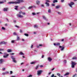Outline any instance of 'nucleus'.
<instances>
[{"mask_svg": "<svg viewBox=\"0 0 77 77\" xmlns=\"http://www.w3.org/2000/svg\"><path fill=\"white\" fill-rule=\"evenodd\" d=\"M10 73L11 74H12L13 73V72H12V71H10Z\"/></svg>", "mask_w": 77, "mask_h": 77, "instance_id": "nucleus-38", "label": "nucleus"}, {"mask_svg": "<svg viewBox=\"0 0 77 77\" xmlns=\"http://www.w3.org/2000/svg\"><path fill=\"white\" fill-rule=\"evenodd\" d=\"M71 66L72 68H74V66H75V65H76L77 64L75 63L74 62L72 61L71 62Z\"/></svg>", "mask_w": 77, "mask_h": 77, "instance_id": "nucleus-3", "label": "nucleus"}, {"mask_svg": "<svg viewBox=\"0 0 77 77\" xmlns=\"http://www.w3.org/2000/svg\"><path fill=\"white\" fill-rule=\"evenodd\" d=\"M57 75H58L59 77H60V73H58L57 74Z\"/></svg>", "mask_w": 77, "mask_h": 77, "instance_id": "nucleus-23", "label": "nucleus"}, {"mask_svg": "<svg viewBox=\"0 0 77 77\" xmlns=\"http://www.w3.org/2000/svg\"><path fill=\"white\" fill-rule=\"evenodd\" d=\"M6 20H7V21H9L8 20V19H6Z\"/></svg>", "mask_w": 77, "mask_h": 77, "instance_id": "nucleus-64", "label": "nucleus"}, {"mask_svg": "<svg viewBox=\"0 0 77 77\" xmlns=\"http://www.w3.org/2000/svg\"><path fill=\"white\" fill-rule=\"evenodd\" d=\"M24 35L26 36H29V35L27 34H24Z\"/></svg>", "mask_w": 77, "mask_h": 77, "instance_id": "nucleus-33", "label": "nucleus"}, {"mask_svg": "<svg viewBox=\"0 0 77 77\" xmlns=\"http://www.w3.org/2000/svg\"><path fill=\"white\" fill-rule=\"evenodd\" d=\"M39 46H40V47H42V45H41V44H40L39 45Z\"/></svg>", "mask_w": 77, "mask_h": 77, "instance_id": "nucleus-47", "label": "nucleus"}, {"mask_svg": "<svg viewBox=\"0 0 77 77\" xmlns=\"http://www.w3.org/2000/svg\"><path fill=\"white\" fill-rule=\"evenodd\" d=\"M60 45V44H59V43H57L56 44V46H58L59 45Z\"/></svg>", "mask_w": 77, "mask_h": 77, "instance_id": "nucleus-26", "label": "nucleus"}, {"mask_svg": "<svg viewBox=\"0 0 77 77\" xmlns=\"http://www.w3.org/2000/svg\"><path fill=\"white\" fill-rule=\"evenodd\" d=\"M77 75V74H75L73 76V77H75V76Z\"/></svg>", "mask_w": 77, "mask_h": 77, "instance_id": "nucleus-42", "label": "nucleus"}, {"mask_svg": "<svg viewBox=\"0 0 77 77\" xmlns=\"http://www.w3.org/2000/svg\"><path fill=\"white\" fill-rule=\"evenodd\" d=\"M11 54V55H13V54H14V53H11V54Z\"/></svg>", "mask_w": 77, "mask_h": 77, "instance_id": "nucleus-53", "label": "nucleus"}, {"mask_svg": "<svg viewBox=\"0 0 77 77\" xmlns=\"http://www.w3.org/2000/svg\"><path fill=\"white\" fill-rule=\"evenodd\" d=\"M2 69L3 70V71H5V68H4Z\"/></svg>", "mask_w": 77, "mask_h": 77, "instance_id": "nucleus-44", "label": "nucleus"}, {"mask_svg": "<svg viewBox=\"0 0 77 77\" xmlns=\"http://www.w3.org/2000/svg\"><path fill=\"white\" fill-rule=\"evenodd\" d=\"M9 56V54H7L6 55H5L3 56L4 57L6 58V57H7L8 56Z\"/></svg>", "mask_w": 77, "mask_h": 77, "instance_id": "nucleus-16", "label": "nucleus"}, {"mask_svg": "<svg viewBox=\"0 0 77 77\" xmlns=\"http://www.w3.org/2000/svg\"><path fill=\"white\" fill-rule=\"evenodd\" d=\"M64 63H66V60H64Z\"/></svg>", "mask_w": 77, "mask_h": 77, "instance_id": "nucleus-45", "label": "nucleus"}, {"mask_svg": "<svg viewBox=\"0 0 77 77\" xmlns=\"http://www.w3.org/2000/svg\"><path fill=\"white\" fill-rule=\"evenodd\" d=\"M34 28H38V25H35L34 26Z\"/></svg>", "mask_w": 77, "mask_h": 77, "instance_id": "nucleus-18", "label": "nucleus"}, {"mask_svg": "<svg viewBox=\"0 0 77 77\" xmlns=\"http://www.w3.org/2000/svg\"><path fill=\"white\" fill-rule=\"evenodd\" d=\"M3 50H4V49H0V51H3Z\"/></svg>", "mask_w": 77, "mask_h": 77, "instance_id": "nucleus-48", "label": "nucleus"}, {"mask_svg": "<svg viewBox=\"0 0 77 77\" xmlns=\"http://www.w3.org/2000/svg\"><path fill=\"white\" fill-rule=\"evenodd\" d=\"M48 13H50V12H51V9H48Z\"/></svg>", "mask_w": 77, "mask_h": 77, "instance_id": "nucleus-29", "label": "nucleus"}, {"mask_svg": "<svg viewBox=\"0 0 77 77\" xmlns=\"http://www.w3.org/2000/svg\"><path fill=\"white\" fill-rule=\"evenodd\" d=\"M8 8H5L3 9V11H8Z\"/></svg>", "mask_w": 77, "mask_h": 77, "instance_id": "nucleus-12", "label": "nucleus"}, {"mask_svg": "<svg viewBox=\"0 0 77 77\" xmlns=\"http://www.w3.org/2000/svg\"><path fill=\"white\" fill-rule=\"evenodd\" d=\"M74 5V3L72 2H71L69 4V5L70 7L72 8V5Z\"/></svg>", "mask_w": 77, "mask_h": 77, "instance_id": "nucleus-6", "label": "nucleus"}, {"mask_svg": "<svg viewBox=\"0 0 77 77\" xmlns=\"http://www.w3.org/2000/svg\"><path fill=\"white\" fill-rule=\"evenodd\" d=\"M14 23H16V20H14Z\"/></svg>", "mask_w": 77, "mask_h": 77, "instance_id": "nucleus-52", "label": "nucleus"}, {"mask_svg": "<svg viewBox=\"0 0 77 77\" xmlns=\"http://www.w3.org/2000/svg\"><path fill=\"white\" fill-rule=\"evenodd\" d=\"M64 41V39H62V40H61V41Z\"/></svg>", "mask_w": 77, "mask_h": 77, "instance_id": "nucleus-62", "label": "nucleus"}, {"mask_svg": "<svg viewBox=\"0 0 77 77\" xmlns=\"http://www.w3.org/2000/svg\"><path fill=\"white\" fill-rule=\"evenodd\" d=\"M60 7V5H57L55 7V8L57 9H59Z\"/></svg>", "mask_w": 77, "mask_h": 77, "instance_id": "nucleus-15", "label": "nucleus"}, {"mask_svg": "<svg viewBox=\"0 0 77 77\" xmlns=\"http://www.w3.org/2000/svg\"><path fill=\"white\" fill-rule=\"evenodd\" d=\"M38 66H36V67H35V69H38Z\"/></svg>", "mask_w": 77, "mask_h": 77, "instance_id": "nucleus-39", "label": "nucleus"}, {"mask_svg": "<svg viewBox=\"0 0 77 77\" xmlns=\"http://www.w3.org/2000/svg\"><path fill=\"white\" fill-rule=\"evenodd\" d=\"M42 17L43 19H44V20L45 21H48V19H47V17H45V16L43 15L42 16Z\"/></svg>", "mask_w": 77, "mask_h": 77, "instance_id": "nucleus-9", "label": "nucleus"}, {"mask_svg": "<svg viewBox=\"0 0 77 77\" xmlns=\"http://www.w3.org/2000/svg\"><path fill=\"white\" fill-rule=\"evenodd\" d=\"M45 2H46L45 3V4L47 7H48L49 6H50V5H49V4L48 3V2H50V1L48 0H46Z\"/></svg>", "mask_w": 77, "mask_h": 77, "instance_id": "nucleus-4", "label": "nucleus"}, {"mask_svg": "<svg viewBox=\"0 0 77 77\" xmlns=\"http://www.w3.org/2000/svg\"><path fill=\"white\" fill-rule=\"evenodd\" d=\"M21 14H22L23 15H26V13H25V12H22V11H20L19 14H18L17 15V17L20 18H23L24 16L23 15H21Z\"/></svg>", "mask_w": 77, "mask_h": 77, "instance_id": "nucleus-2", "label": "nucleus"}, {"mask_svg": "<svg viewBox=\"0 0 77 77\" xmlns=\"http://www.w3.org/2000/svg\"><path fill=\"white\" fill-rule=\"evenodd\" d=\"M48 60L49 62H51L52 59L50 57L48 58Z\"/></svg>", "mask_w": 77, "mask_h": 77, "instance_id": "nucleus-11", "label": "nucleus"}, {"mask_svg": "<svg viewBox=\"0 0 77 77\" xmlns=\"http://www.w3.org/2000/svg\"><path fill=\"white\" fill-rule=\"evenodd\" d=\"M13 35H17V33H16L15 32H14L13 33Z\"/></svg>", "mask_w": 77, "mask_h": 77, "instance_id": "nucleus-34", "label": "nucleus"}, {"mask_svg": "<svg viewBox=\"0 0 77 77\" xmlns=\"http://www.w3.org/2000/svg\"><path fill=\"white\" fill-rule=\"evenodd\" d=\"M36 3L37 5H39L40 4V1L38 0H37L36 1Z\"/></svg>", "mask_w": 77, "mask_h": 77, "instance_id": "nucleus-10", "label": "nucleus"}, {"mask_svg": "<svg viewBox=\"0 0 77 77\" xmlns=\"http://www.w3.org/2000/svg\"><path fill=\"white\" fill-rule=\"evenodd\" d=\"M64 2V0H61V2Z\"/></svg>", "mask_w": 77, "mask_h": 77, "instance_id": "nucleus-49", "label": "nucleus"}, {"mask_svg": "<svg viewBox=\"0 0 77 77\" xmlns=\"http://www.w3.org/2000/svg\"><path fill=\"white\" fill-rule=\"evenodd\" d=\"M57 2V0H54L53 1V3H56Z\"/></svg>", "mask_w": 77, "mask_h": 77, "instance_id": "nucleus-19", "label": "nucleus"}, {"mask_svg": "<svg viewBox=\"0 0 77 77\" xmlns=\"http://www.w3.org/2000/svg\"><path fill=\"white\" fill-rule=\"evenodd\" d=\"M11 59L13 60V62H14V63H17V61L15 60V58L14 56H12L11 57Z\"/></svg>", "mask_w": 77, "mask_h": 77, "instance_id": "nucleus-5", "label": "nucleus"}, {"mask_svg": "<svg viewBox=\"0 0 77 77\" xmlns=\"http://www.w3.org/2000/svg\"><path fill=\"white\" fill-rule=\"evenodd\" d=\"M12 52V50H11V49H8L7 50V52Z\"/></svg>", "mask_w": 77, "mask_h": 77, "instance_id": "nucleus-17", "label": "nucleus"}, {"mask_svg": "<svg viewBox=\"0 0 77 77\" xmlns=\"http://www.w3.org/2000/svg\"><path fill=\"white\" fill-rule=\"evenodd\" d=\"M54 45L55 46L56 45V43H54Z\"/></svg>", "mask_w": 77, "mask_h": 77, "instance_id": "nucleus-58", "label": "nucleus"}, {"mask_svg": "<svg viewBox=\"0 0 77 77\" xmlns=\"http://www.w3.org/2000/svg\"><path fill=\"white\" fill-rule=\"evenodd\" d=\"M31 48H33V45H32L31 46Z\"/></svg>", "mask_w": 77, "mask_h": 77, "instance_id": "nucleus-54", "label": "nucleus"}, {"mask_svg": "<svg viewBox=\"0 0 77 77\" xmlns=\"http://www.w3.org/2000/svg\"><path fill=\"white\" fill-rule=\"evenodd\" d=\"M44 55H42V58H43V57H44Z\"/></svg>", "mask_w": 77, "mask_h": 77, "instance_id": "nucleus-59", "label": "nucleus"}, {"mask_svg": "<svg viewBox=\"0 0 77 77\" xmlns=\"http://www.w3.org/2000/svg\"><path fill=\"white\" fill-rule=\"evenodd\" d=\"M52 6H55L54 4H52Z\"/></svg>", "mask_w": 77, "mask_h": 77, "instance_id": "nucleus-50", "label": "nucleus"}, {"mask_svg": "<svg viewBox=\"0 0 77 77\" xmlns=\"http://www.w3.org/2000/svg\"><path fill=\"white\" fill-rule=\"evenodd\" d=\"M54 74H53L51 76V77H54Z\"/></svg>", "mask_w": 77, "mask_h": 77, "instance_id": "nucleus-46", "label": "nucleus"}, {"mask_svg": "<svg viewBox=\"0 0 77 77\" xmlns=\"http://www.w3.org/2000/svg\"><path fill=\"white\" fill-rule=\"evenodd\" d=\"M36 63V61H35V62H32L31 63H31V64H34V63Z\"/></svg>", "mask_w": 77, "mask_h": 77, "instance_id": "nucleus-25", "label": "nucleus"}, {"mask_svg": "<svg viewBox=\"0 0 77 77\" xmlns=\"http://www.w3.org/2000/svg\"><path fill=\"white\" fill-rule=\"evenodd\" d=\"M22 41H24V39H22Z\"/></svg>", "mask_w": 77, "mask_h": 77, "instance_id": "nucleus-60", "label": "nucleus"}, {"mask_svg": "<svg viewBox=\"0 0 77 77\" xmlns=\"http://www.w3.org/2000/svg\"><path fill=\"white\" fill-rule=\"evenodd\" d=\"M20 33H22V30H20Z\"/></svg>", "mask_w": 77, "mask_h": 77, "instance_id": "nucleus-51", "label": "nucleus"}, {"mask_svg": "<svg viewBox=\"0 0 77 77\" xmlns=\"http://www.w3.org/2000/svg\"><path fill=\"white\" fill-rule=\"evenodd\" d=\"M2 62H3V60L1 59L0 60V63H2Z\"/></svg>", "mask_w": 77, "mask_h": 77, "instance_id": "nucleus-22", "label": "nucleus"}, {"mask_svg": "<svg viewBox=\"0 0 77 77\" xmlns=\"http://www.w3.org/2000/svg\"><path fill=\"white\" fill-rule=\"evenodd\" d=\"M72 59H77V57H74L72 58Z\"/></svg>", "mask_w": 77, "mask_h": 77, "instance_id": "nucleus-31", "label": "nucleus"}, {"mask_svg": "<svg viewBox=\"0 0 77 77\" xmlns=\"http://www.w3.org/2000/svg\"><path fill=\"white\" fill-rule=\"evenodd\" d=\"M42 72V70H38L37 71V75H39L40 74H41Z\"/></svg>", "mask_w": 77, "mask_h": 77, "instance_id": "nucleus-7", "label": "nucleus"}, {"mask_svg": "<svg viewBox=\"0 0 77 77\" xmlns=\"http://www.w3.org/2000/svg\"><path fill=\"white\" fill-rule=\"evenodd\" d=\"M24 64V63H21V65H22Z\"/></svg>", "mask_w": 77, "mask_h": 77, "instance_id": "nucleus-55", "label": "nucleus"}, {"mask_svg": "<svg viewBox=\"0 0 77 77\" xmlns=\"http://www.w3.org/2000/svg\"><path fill=\"white\" fill-rule=\"evenodd\" d=\"M20 39V37H19L18 36H17V41H19Z\"/></svg>", "mask_w": 77, "mask_h": 77, "instance_id": "nucleus-20", "label": "nucleus"}, {"mask_svg": "<svg viewBox=\"0 0 77 77\" xmlns=\"http://www.w3.org/2000/svg\"><path fill=\"white\" fill-rule=\"evenodd\" d=\"M57 13H58V14H59V15H61V13L60 12H58Z\"/></svg>", "mask_w": 77, "mask_h": 77, "instance_id": "nucleus-36", "label": "nucleus"}, {"mask_svg": "<svg viewBox=\"0 0 77 77\" xmlns=\"http://www.w3.org/2000/svg\"><path fill=\"white\" fill-rule=\"evenodd\" d=\"M40 67H41V68H42V67H43V66L42 65H41L40 66Z\"/></svg>", "mask_w": 77, "mask_h": 77, "instance_id": "nucleus-56", "label": "nucleus"}, {"mask_svg": "<svg viewBox=\"0 0 77 77\" xmlns=\"http://www.w3.org/2000/svg\"><path fill=\"white\" fill-rule=\"evenodd\" d=\"M5 26H7V24H5Z\"/></svg>", "mask_w": 77, "mask_h": 77, "instance_id": "nucleus-63", "label": "nucleus"}, {"mask_svg": "<svg viewBox=\"0 0 77 77\" xmlns=\"http://www.w3.org/2000/svg\"><path fill=\"white\" fill-rule=\"evenodd\" d=\"M2 30H5V29L4 27H2Z\"/></svg>", "mask_w": 77, "mask_h": 77, "instance_id": "nucleus-27", "label": "nucleus"}, {"mask_svg": "<svg viewBox=\"0 0 77 77\" xmlns=\"http://www.w3.org/2000/svg\"><path fill=\"white\" fill-rule=\"evenodd\" d=\"M32 14L33 15H36V14H35V13H32Z\"/></svg>", "mask_w": 77, "mask_h": 77, "instance_id": "nucleus-35", "label": "nucleus"}, {"mask_svg": "<svg viewBox=\"0 0 77 77\" xmlns=\"http://www.w3.org/2000/svg\"><path fill=\"white\" fill-rule=\"evenodd\" d=\"M59 48H61V51H63V50H64V48H65V46H59Z\"/></svg>", "mask_w": 77, "mask_h": 77, "instance_id": "nucleus-8", "label": "nucleus"}, {"mask_svg": "<svg viewBox=\"0 0 77 77\" xmlns=\"http://www.w3.org/2000/svg\"><path fill=\"white\" fill-rule=\"evenodd\" d=\"M5 2H6V0H4L0 2V4H2V3H4Z\"/></svg>", "mask_w": 77, "mask_h": 77, "instance_id": "nucleus-14", "label": "nucleus"}, {"mask_svg": "<svg viewBox=\"0 0 77 77\" xmlns=\"http://www.w3.org/2000/svg\"><path fill=\"white\" fill-rule=\"evenodd\" d=\"M51 72H49L48 73V74H49V75H50V74H51Z\"/></svg>", "mask_w": 77, "mask_h": 77, "instance_id": "nucleus-57", "label": "nucleus"}, {"mask_svg": "<svg viewBox=\"0 0 77 77\" xmlns=\"http://www.w3.org/2000/svg\"><path fill=\"white\" fill-rule=\"evenodd\" d=\"M32 7L34 8H36V7L34 5H33V6H32Z\"/></svg>", "mask_w": 77, "mask_h": 77, "instance_id": "nucleus-43", "label": "nucleus"}, {"mask_svg": "<svg viewBox=\"0 0 77 77\" xmlns=\"http://www.w3.org/2000/svg\"><path fill=\"white\" fill-rule=\"evenodd\" d=\"M69 75V73H66L65 75Z\"/></svg>", "mask_w": 77, "mask_h": 77, "instance_id": "nucleus-28", "label": "nucleus"}, {"mask_svg": "<svg viewBox=\"0 0 77 77\" xmlns=\"http://www.w3.org/2000/svg\"><path fill=\"white\" fill-rule=\"evenodd\" d=\"M54 68H53L52 69V71H53V70H54Z\"/></svg>", "mask_w": 77, "mask_h": 77, "instance_id": "nucleus-61", "label": "nucleus"}, {"mask_svg": "<svg viewBox=\"0 0 77 77\" xmlns=\"http://www.w3.org/2000/svg\"><path fill=\"white\" fill-rule=\"evenodd\" d=\"M2 74H3V75H5V74H6V73L5 72H4L2 73Z\"/></svg>", "mask_w": 77, "mask_h": 77, "instance_id": "nucleus-41", "label": "nucleus"}, {"mask_svg": "<svg viewBox=\"0 0 77 77\" xmlns=\"http://www.w3.org/2000/svg\"><path fill=\"white\" fill-rule=\"evenodd\" d=\"M6 43L4 42H0V44H6Z\"/></svg>", "mask_w": 77, "mask_h": 77, "instance_id": "nucleus-13", "label": "nucleus"}, {"mask_svg": "<svg viewBox=\"0 0 77 77\" xmlns=\"http://www.w3.org/2000/svg\"><path fill=\"white\" fill-rule=\"evenodd\" d=\"M18 6H15V8H14L15 9H16V10H17V8H18Z\"/></svg>", "mask_w": 77, "mask_h": 77, "instance_id": "nucleus-30", "label": "nucleus"}, {"mask_svg": "<svg viewBox=\"0 0 77 77\" xmlns=\"http://www.w3.org/2000/svg\"><path fill=\"white\" fill-rule=\"evenodd\" d=\"M41 6L42 7H44V5H43V4L41 5Z\"/></svg>", "mask_w": 77, "mask_h": 77, "instance_id": "nucleus-40", "label": "nucleus"}, {"mask_svg": "<svg viewBox=\"0 0 77 77\" xmlns=\"http://www.w3.org/2000/svg\"><path fill=\"white\" fill-rule=\"evenodd\" d=\"M32 8H33V6H30V7H28V9H32Z\"/></svg>", "mask_w": 77, "mask_h": 77, "instance_id": "nucleus-24", "label": "nucleus"}, {"mask_svg": "<svg viewBox=\"0 0 77 77\" xmlns=\"http://www.w3.org/2000/svg\"><path fill=\"white\" fill-rule=\"evenodd\" d=\"M19 54H20V55H24V54H23V53L22 52H20L19 53Z\"/></svg>", "mask_w": 77, "mask_h": 77, "instance_id": "nucleus-21", "label": "nucleus"}, {"mask_svg": "<svg viewBox=\"0 0 77 77\" xmlns=\"http://www.w3.org/2000/svg\"><path fill=\"white\" fill-rule=\"evenodd\" d=\"M5 72V74H9V72L7 71V72Z\"/></svg>", "mask_w": 77, "mask_h": 77, "instance_id": "nucleus-37", "label": "nucleus"}, {"mask_svg": "<svg viewBox=\"0 0 77 77\" xmlns=\"http://www.w3.org/2000/svg\"><path fill=\"white\" fill-rule=\"evenodd\" d=\"M15 42V40H12L11 41V43H14Z\"/></svg>", "mask_w": 77, "mask_h": 77, "instance_id": "nucleus-32", "label": "nucleus"}, {"mask_svg": "<svg viewBox=\"0 0 77 77\" xmlns=\"http://www.w3.org/2000/svg\"><path fill=\"white\" fill-rule=\"evenodd\" d=\"M16 1L15 2H8L9 4H19L20 3H23L24 1L23 0H16Z\"/></svg>", "mask_w": 77, "mask_h": 77, "instance_id": "nucleus-1", "label": "nucleus"}]
</instances>
